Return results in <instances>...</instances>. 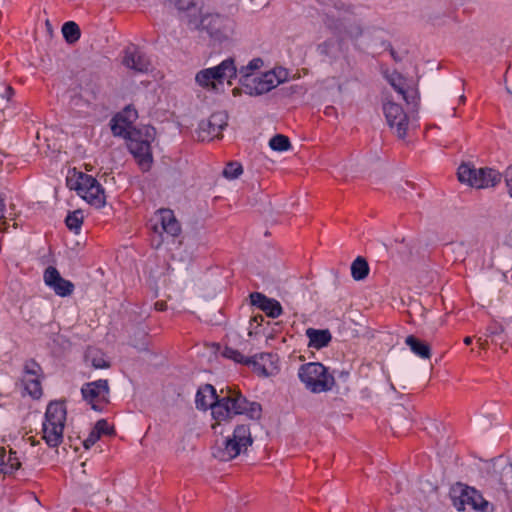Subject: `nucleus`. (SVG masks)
<instances>
[{"label": "nucleus", "instance_id": "7c9ffc66", "mask_svg": "<svg viewBox=\"0 0 512 512\" xmlns=\"http://www.w3.org/2000/svg\"><path fill=\"white\" fill-rule=\"evenodd\" d=\"M242 172L243 170L241 164L237 162H232L225 167V169L223 170V175L227 179H236L242 174Z\"/></svg>", "mask_w": 512, "mask_h": 512}, {"label": "nucleus", "instance_id": "a19ab883", "mask_svg": "<svg viewBox=\"0 0 512 512\" xmlns=\"http://www.w3.org/2000/svg\"><path fill=\"white\" fill-rule=\"evenodd\" d=\"M477 342L482 348H484L487 344V340H483L481 337L477 339Z\"/></svg>", "mask_w": 512, "mask_h": 512}, {"label": "nucleus", "instance_id": "4468645a", "mask_svg": "<svg viewBox=\"0 0 512 512\" xmlns=\"http://www.w3.org/2000/svg\"><path fill=\"white\" fill-rule=\"evenodd\" d=\"M228 114L225 111L214 112L207 120H202L196 130L200 141H210L219 138L227 126Z\"/></svg>", "mask_w": 512, "mask_h": 512}, {"label": "nucleus", "instance_id": "39448f33", "mask_svg": "<svg viewBox=\"0 0 512 512\" xmlns=\"http://www.w3.org/2000/svg\"><path fill=\"white\" fill-rule=\"evenodd\" d=\"M253 439L249 425H237L225 439L218 441L213 449V456L220 461H230L252 445Z\"/></svg>", "mask_w": 512, "mask_h": 512}, {"label": "nucleus", "instance_id": "37998d69", "mask_svg": "<svg viewBox=\"0 0 512 512\" xmlns=\"http://www.w3.org/2000/svg\"><path fill=\"white\" fill-rule=\"evenodd\" d=\"M240 92H241V90H240L239 88H234V89L232 90V94H233L234 96H238V95H240Z\"/></svg>", "mask_w": 512, "mask_h": 512}, {"label": "nucleus", "instance_id": "c03bdc74", "mask_svg": "<svg viewBox=\"0 0 512 512\" xmlns=\"http://www.w3.org/2000/svg\"><path fill=\"white\" fill-rule=\"evenodd\" d=\"M156 306H157V308H158L159 310H162V309H163V304H159V303H157V304H156Z\"/></svg>", "mask_w": 512, "mask_h": 512}, {"label": "nucleus", "instance_id": "dca6fc26", "mask_svg": "<svg viewBox=\"0 0 512 512\" xmlns=\"http://www.w3.org/2000/svg\"><path fill=\"white\" fill-rule=\"evenodd\" d=\"M151 222L152 228L156 233L161 234L164 232L170 236H176L180 232V225L170 209L158 210L151 219Z\"/></svg>", "mask_w": 512, "mask_h": 512}, {"label": "nucleus", "instance_id": "4c0bfd02", "mask_svg": "<svg viewBox=\"0 0 512 512\" xmlns=\"http://www.w3.org/2000/svg\"><path fill=\"white\" fill-rule=\"evenodd\" d=\"M506 184L509 195L512 197V168H509L506 174Z\"/></svg>", "mask_w": 512, "mask_h": 512}, {"label": "nucleus", "instance_id": "ea45409f", "mask_svg": "<svg viewBox=\"0 0 512 512\" xmlns=\"http://www.w3.org/2000/svg\"><path fill=\"white\" fill-rule=\"evenodd\" d=\"M501 331H502L501 327H498V328H495V329L494 328H488L489 335H495V334H497V333H499Z\"/></svg>", "mask_w": 512, "mask_h": 512}, {"label": "nucleus", "instance_id": "72a5a7b5", "mask_svg": "<svg viewBox=\"0 0 512 512\" xmlns=\"http://www.w3.org/2000/svg\"><path fill=\"white\" fill-rule=\"evenodd\" d=\"M8 231L7 218L5 217L4 198L0 194V232Z\"/></svg>", "mask_w": 512, "mask_h": 512}, {"label": "nucleus", "instance_id": "9b49d317", "mask_svg": "<svg viewBox=\"0 0 512 512\" xmlns=\"http://www.w3.org/2000/svg\"><path fill=\"white\" fill-rule=\"evenodd\" d=\"M229 20L218 14H203L188 20V27L195 30H205L211 36H225L229 29Z\"/></svg>", "mask_w": 512, "mask_h": 512}, {"label": "nucleus", "instance_id": "f257e3e1", "mask_svg": "<svg viewBox=\"0 0 512 512\" xmlns=\"http://www.w3.org/2000/svg\"><path fill=\"white\" fill-rule=\"evenodd\" d=\"M195 403L198 409H211L212 417L216 422L212 425L215 432H217V426L236 415L259 419L262 412L259 403L248 401L239 391L228 387L226 390L221 389L220 395L217 396L215 388L210 384L198 389Z\"/></svg>", "mask_w": 512, "mask_h": 512}, {"label": "nucleus", "instance_id": "ddd939ff", "mask_svg": "<svg viewBox=\"0 0 512 512\" xmlns=\"http://www.w3.org/2000/svg\"><path fill=\"white\" fill-rule=\"evenodd\" d=\"M109 384L105 379L86 383L81 388L83 399L94 410H101L109 402Z\"/></svg>", "mask_w": 512, "mask_h": 512}, {"label": "nucleus", "instance_id": "aec40b11", "mask_svg": "<svg viewBox=\"0 0 512 512\" xmlns=\"http://www.w3.org/2000/svg\"><path fill=\"white\" fill-rule=\"evenodd\" d=\"M389 83L393 89L402 97V99L408 104H414L417 99V91L409 87L406 80L399 74H392L388 78Z\"/></svg>", "mask_w": 512, "mask_h": 512}, {"label": "nucleus", "instance_id": "6ab92c4d", "mask_svg": "<svg viewBox=\"0 0 512 512\" xmlns=\"http://www.w3.org/2000/svg\"><path fill=\"white\" fill-rule=\"evenodd\" d=\"M251 303L264 311L267 316L277 318L282 314L281 304L272 298H268L262 293L254 292L250 294Z\"/></svg>", "mask_w": 512, "mask_h": 512}, {"label": "nucleus", "instance_id": "c9c22d12", "mask_svg": "<svg viewBox=\"0 0 512 512\" xmlns=\"http://www.w3.org/2000/svg\"><path fill=\"white\" fill-rule=\"evenodd\" d=\"M100 436L98 435L97 431L92 430L88 437L84 440L83 444L86 449H89L91 446H93L98 440Z\"/></svg>", "mask_w": 512, "mask_h": 512}, {"label": "nucleus", "instance_id": "79ce46f5", "mask_svg": "<svg viewBox=\"0 0 512 512\" xmlns=\"http://www.w3.org/2000/svg\"><path fill=\"white\" fill-rule=\"evenodd\" d=\"M464 343L466 345H470L472 343V337H470V336L465 337L464 338Z\"/></svg>", "mask_w": 512, "mask_h": 512}, {"label": "nucleus", "instance_id": "f3484780", "mask_svg": "<svg viewBox=\"0 0 512 512\" xmlns=\"http://www.w3.org/2000/svg\"><path fill=\"white\" fill-rule=\"evenodd\" d=\"M43 280L45 285L60 297L70 296L74 291V284L61 277L59 271L53 266H49L45 269Z\"/></svg>", "mask_w": 512, "mask_h": 512}, {"label": "nucleus", "instance_id": "f8f14e48", "mask_svg": "<svg viewBox=\"0 0 512 512\" xmlns=\"http://www.w3.org/2000/svg\"><path fill=\"white\" fill-rule=\"evenodd\" d=\"M383 111L390 128L395 131L399 138H405L409 130L410 122L402 107L392 100L385 98Z\"/></svg>", "mask_w": 512, "mask_h": 512}, {"label": "nucleus", "instance_id": "473e14b6", "mask_svg": "<svg viewBox=\"0 0 512 512\" xmlns=\"http://www.w3.org/2000/svg\"><path fill=\"white\" fill-rule=\"evenodd\" d=\"M118 115L123 116V119L132 126V123L137 119V111L132 107H126Z\"/></svg>", "mask_w": 512, "mask_h": 512}, {"label": "nucleus", "instance_id": "2eb2a0df", "mask_svg": "<svg viewBox=\"0 0 512 512\" xmlns=\"http://www.w3.org/2000/svg\"><path fill=\"white\" fill-rule=\"evenodd\" d=\"M249 367L259 376L269 377L278 373V357L272 353H260L250 357Z\"/></svg>", "mask_w": 512, "mask_h": 512}, {"label": "nucleus", "instance_id": "58836bf2", "mask_svg": "<svg viewBox=\"0 0 512 512\" xmlns=\"http://www.w3.org/2000/svg\"><path fill=\"white\" fill-rule=\"evenodd\" d=\"M14 94V90L11 86H5L4 92L1 94L3 98H6L7 100H10L12 95Z\"/></svg>", "mask_w": 512, "mask_h": 512}, {"label": "nucleus", "instance_id": "f704fd0d", "mask_svg": "<svg viewBox=\"0 0 512 512\" xmlns=\"http://www.w3.org/2000/svg\"><path fill=\"white\" fill-rule=\"evenodd\" d=\"M87 358L91 360L92 366L96 369L107 368L109 366L107 361L102 356L92 357L90 352Z\"/></svg>", "mask_w": 512, "mask_h": 512}, {"label": "nucleus", "instance_id": "412c9836", "mask_svg": "<svg viewBox=\"0 0 512 512\" xmlns=\"http://www.w3.org/2000/svg\"><path fill=\"white\" fill-rule=\"evenodd\" d=\"M175 6L182 14V21L186 22L187 25L189 17L196 18L200 16L202 10L196 0H175Z\"/></svg>", "mask_w": 512, "mask_h": 512}, {"label": "nucleus", "instance_id": "f03ea898", "mask_svg": "<svg viewBox=\"0 0 512 512\" xmlns=\"http://www.w3.org/2000/svg\"><path fill=\"white\" fill-rule=\"evenodd\" d=\"M264 61L261 58H253L237 69L239 83L244 92L253 97L262 96L277 88L289 79V72L283 67H274L267 71H261Z\"/></svg>", "mask_w": 512, "mask_h": 512}, {"label": "nucleus", "instance_id": "7ed1b4c3", "mask_svg": "<svg viewBox=\"0 0 512 512\" xmlns=\"http://www.w3.org/2000/svg\"><path fill=\"white\" fill-rule=\"evenodd\" d=\"M111 130L115 136H123L128 139V149L136 159L142 170L150 169L153 158L151 143L155 139V129L150 126L132 128L123 116L116 115L112 119Z\"/></svg>", "mask_w": 512, "mask_h": 512}, {"label": "nucleus", "instance_id": "9d476101", "mask_svg": "<svg viewBox=\"0 0 512 512\" xmlns=\"http://www.w3.org/2000/svg\"><path fill=\"white\" fill-rule=\"evenodd\" d=\"M453 505L458 511L471 508L480 512H487L489 502L474 488L463 484H456L451 490Z\"/></svg>", "mask_w": 512, "mask_h": 512}, {"label": "nucleus", "instance_id": "2f4dec72", "mask_svg": "<svg viewBox=\"0 0 512 512\" xmlns=\"http://www.w3.org/2000/svg\"><path fill=\"white\" fill-rule=\"evenodd\" d=\"M93 430L97 431L100 437L101 435H111L114 433L113 427L105 419L97 421Z\"/></svg>", "mask_w": 512, "mask_h": 512}, {"label": "nucleus", "instance_id": "20e7f679", "mask_svg": "<svg viewBox=\"0 0 512 512\" xmlns=\"http://www.w3.org/2000/svg\"><path fill=\"white\" fill-rule=\"evenodd\" d=\"M67 418L64 402L52 401L48 404L42 423V438L50 447H58L63 441Z\"/></svg>", "mask_w": 512, "mask_h": 512}, {"label": "nucleus", "instance_id": "423d86ee", "mask_svg": "<svg viewBox=\"0 0 512 512\" xmlns=\"http://www.w3.org/2000/svg\"><path fill=\"white\" fill-rule=\"evenodd\" d=\"M67 185L89 204L100 208L106 203L104 189L91 175L73 171L67 177Z\"/></svg>", "mask_w": 512, "mask_h": 512}, {"label": "nucleus", "instance_id": "c85d7f7f", "mask_svg": "<svg viewBox=\"0 0 512 512\" xmlns=\"http://www.w3.org/2000/svg\"><path fill=\"white\" fill-rule=\"evenodd\" d=\"M66 225L67 227L71 230V231H74L75 233H78V231L80 230L81 228V225L83 223V215H82V212L77 210V211H74L72 213H70L67 217H66Z\"/></svg>", "mask_w": 512, "mask_h": 512}, {"label": "nucleus", "instance_id": "0eeeda50", "mask_svg": "<svg viewBox=\"0 0 512 512\" xmlns=\"http://www.w3.org/2000/svg\"><path fill=\"white\" fill-rule=\"evenodd\" d=\"M298 377L305 388L312 393L327 392L335 384L333 375L319 362L301 365L298 369Z\"/></svg>", "mask_w": 512, "mask_h": 512}, {"label": "nucleus", "instance_id": "a878e982", "mask_svg": "<svg viewBox=\"0 0 512 512\" xmlns=\"http://www.w3.org/2000/svg\"><path fill=\"white\" fill-rule=\"evenodd\" d=\"M369 266L367 261L362 257H357L351 265V275L353 279L359 281L367 277Z\"/></svg>", "mask_w": 512, "mask_h": 512}, {"label": "nucleus", "instance_id": "b1692460", "mask_svg": "<svg viewBox=\"0 0 512 512\" xmlns=\"http://www.w3.org/2000/svg\"><path fill=\"white\" fill-rule=\"evenodd\" d=\"M33 368L29 369L26 367L27 375L24 377V386L25 390L28 392L30 396L33 398H39L42 395V388L40 381L36 377V365L32 364Z\"/></svg>", "mask_w": 512, "mask_h": 512}, {"label": "nucleus", "instance_id": "bb28decb", "mask_svg": "<svg viewBox=\"0 0 512 512\" xmlns=\"http://www.w3.org/2000/svg\"><path fill=\"white\" fill-rule=\"evenodd\" d=\"M62 34L68 43H75L80 38L79 26L72 21L64 23Z\"/></svg>", "mask_w": 512, "mask_h": 512}, {"label": "nucleus", "instance_id": "a211bd4d", "mask_svg": "<svg viewBox=\"0 0 512 512\" xmlns=\"http://www.w3.org/2000/svg\"><path fill=\"white\" fill-rule=\"evenodd\" d=\"M123 64L138 72L148 71L150 67L149 59L135 46H130L125 50Z\"/></svg>", "mask_w": 512, "mask_h": 512}, {"label": "nucleus", "instance_id": "1a4fd4ad", "mask_svg": "<svg viewBox=\"0 0 512 512\" xmlns=\"http://www.w3.org/2000/svg\"><path fill=\"white\" fill-rule=\"evenodd\" d=\"M457 175L461 183L478 189L493 187L501 179L500 173L492 168L476 169L467 163L460 165Z\"/></svg>", "mask_w": 512, "mask_h": 512}, {"label": "nucleus", "instance_id": "a18cd8bd", "mask_svg": "<svg viewBox=\"0 0 512 512\" xmlns=\"http://www.w3.org/2000/svg\"><path fill=\"white\" fill-rule=\"evenodd\" d=\"M13 227L17 228V223L16 222L13 223Z\"/></svg>", "mask_w": 512, "mask_h": 512}, {"label": "nucleus", "instance_id": "cd10ccee", "mask_svg": "<svg viewBox=\"0 0 512 512\" xmlns=\"http://www.w3.org/2000/svg\"><path fill=\"white\" fill-rule=\"evenodd\" d=\"M269 146L275 151H287L290 148V141L288 137L278 134L270 139Z\"/></svg>", "mask_w": 512, "mask_h": 512}, {"label": "nucleus", "instance_id": "5701e85b", "mask_svg": "<svg viewBox=\"0 0 512 512\" xmlns=\"http://www.w3.org/2000/svg\"><path fill=\"white\" fill-rule=\"evenodd\" d=\"M306 335L309 339V347L315 349L326 347L332 338L331 333L328 330H318L313 328L307 329Z\"/></svg>", "mask_w": 512, "mask_h": 512}, {"label": "nucleus", "instance_id": "c756f323", "mask_svg": "<svg viewBox=\"0 0 512 512\" xmlns=\"http://www.w3.org/2000/svg\"><path fill=\"white\" fill-rule=\"evenodd\" d=\"M222 355L230 360H233L236 363L247 365L249 364L250 357L244 356L241 352L238 350L231 348V347H225Z\"/></svg>", "mask_w": 512, "mask_h": 512}, {"label": "nucleus", "instance_id": "6e6552de", "mask_svg": "<svg viewBox=\"0 0 512 512\" xmlns=\"http://www.w3.org/2000/svg\"><path fill=\"white\" fill-rule=\"evenodd\" d=\"M236 76L235 62L232 58H228L217 66L200 70L195 76V81L203 89L217 91L225 80L232 84L231 80Z\"/></svg>", "mask_w": 512, "mask_h": 512}, {"label": "nucleus", "instance_id": "e433bc0d", "mask_svg": "<svg viewBox=\"0 0 512 512\" xmlns=\"http://www.w3.org/2000/svg\"><path fill=\"white\" fill-rule=\"evenodd\" d=\"M331 46H332L331 41H325L318 45L317 51L322 55H328L330 53Z\"/></svg>", "mask_w": 512, "mask_h": 512}, {"label": "nucleus", "instance_id": "4be33fe9", "mask_svg": "<svg viewBox=\"0 0 512 512\" xmlns=\"http://www.w3.org/2000/svg\"><path fill=\"white\" fill-rule=\"evenodd\" d=\"M21 462L16 453L12 450L7 451L6 448L0 447V471L3 473H12L19 469Z\"/></svg>", "mask_w": 512, "mask_h": 512}, {"label": "nucleus", "instance_id": "393cba45", "mask_svg": "<svg viewBox=\"0 0 512 512\" xmlns=\"http://www.w3.org/2000/svg\"><path fill=\"white\" fill-rule=\"evenodd\" d=\"M405 344L410 348L412 353L421 359H429L431 356L430 346L413 335H409L405 339Z\"/></svg>", "mask_w": 512, "mask_h": 512}]
</instances>
